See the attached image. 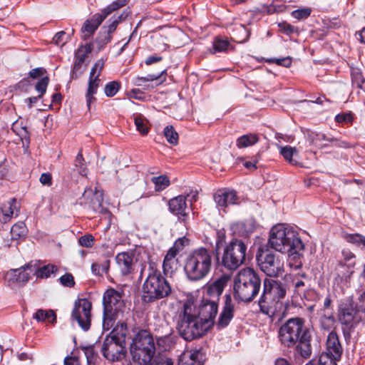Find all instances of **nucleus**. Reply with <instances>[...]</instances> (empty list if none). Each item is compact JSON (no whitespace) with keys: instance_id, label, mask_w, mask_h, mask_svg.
Returning a JSON list of instances; mask_svg holds the SVG:
<instances>
[{"instance_id":"nucleus-27","label":"nucleus","mask_w":365,"mask_h":365,"mask_svg":"<svg viewBox=\"0 0 365 365\" xmlns=\"http://www.w3.org/2000/svg\"><path fill=\"white\" fill-rule=\"evenodd\" d=\"M178 365H203L202 354L199 350L184 352L180 357Z\"/></svg>"},{"instance_id":"nucleus-30","label":"nucleus","mask_w":365,"mask_h":365,"mask_svg":"<svg viewBox=\"0 0 365 365\" xmlns=\"http://www.w3.org/2000/svg\"><path fill=\"white\" fill-rule=\"evenodd\" d=\"M83 197L88 198L91 197V203L94 210L97 207H100L102 205L103 201V193L101 190H97L95 187V190L92 188H86L83 194Z\"/></svg>"},{"instance_id":"nucleus-10","label":"nucleus","mask_w":365,"mask_h":365,"mask_svg":"<svg viewBox=\"0 0 365 365\" xmlns=\"http://www.w3.org/2000/svg\"><path fill=\"white\" fill-rule=\"evenodd\" d=\"M247 246L241 240H232L224 248L222 264L229 270H235L245 260Z\"/></svg>"},{"instance_id":"nucleus-7","label":"nucleus","mask_w":365,"mask_h":365,"mask_svg":"<svg viewBox=\"0 0 365 365\" xmlns=\"http://www.w3.org/2000/svg\"><path fill=\"white\" fill-rule=\"evenodd\" d=\"M134 363L138 365H152L155 355L154 339L148 330L140 329L135 334L130 346Z\"/></svg>"},{"instance_id":"nucleus-29","label":"nucleus","mask_w":365,"mask_h":365,"mask_svg":"<svg viewBox=\"0 0 365 365\" xmlns=\"http://www.w3.org/2000/svg\"><path fill=\"white\" fill-rule=\"evenodd\" d=\"M343 258L339 260L338 264L341 267H347V275L350 277L354 273L356 264V256L349 250H343L341 252Z\"/></svg>"},{"instance_id":"nucleus-8","label":"nucleus","mask_w":365,"mask_h":365,"mask_svg":"<svg viewBox=\"0 0 365 365\" xmlns=\"http://www.w3.org/2000/svg\"><path fill=\"white\" fill-rule=\"evenodd\" d=\"M103 327L105 330H109L113 327L117 319L125 318V304L122 299L121 293L110 288L103 294Z\"/></svg>"},{"instance_id":"nucleus-21","label":"nucleus","mask_w":365,"mask_h":365,"mask_svg":"<svg viewBox=\"0 0 365 365\" xmlns=\"http://www.w3.org/2000/svg\"><path fill=\"white\" fill-rule=\"evenodd\" d=\"M26 264L21 268L11 269L5 274V280L9 285L14 284L19 286L24 285L31 278L32 273L29 269H26Z\"/></svg>"},{"instance_id":"nucleus-41","label":"nucleus","mask_w":365,"mask_h":365,"mask_svg":"<svg viewBox=\"0 0 365 365\" xmlns=\"http://www.w3.org/2000/svg\"><path fill=\"white\" fill-rule=\"evenodd\" d=\"M344 240L348 242L355 244L356 245H363L365 247V237L359 234L344 233L343 235Z\"/></svg>"},{"instance_id":"nucleus-59","label":"nucleus","mask_w":365,"mask_h":365,"mask_svg":"<svg viewBox=\"0 0 365 365\" xmlns=\"http://www.w3.org/2000/svg\"><path fill=\"white\" fill-rule=\"evenodd\" d=\"M65 36H66V33L64 31L58 32L57 34H56V35L53 38V41L57 46H62L66 43V41L64 40Z\"/></svg>"},{"instance_id":"nucleus-48","label":"nucleus","mask_w":365,"mask_h":365,"mask_svg":"<svg viewBox=\"0 0 365 365\" xmlns=\"http://www.w3.org/2000/svg\"><path fill=\"white\" fill-rule=\"evenodd\" d=\"M312 10L309 8H302L292 12V16L297 20L307 19L311 14Z\"/></svg>"},{"instance_id":"nucleus-53","label":"nucleus","mask_w":365,"mask_h":365,"mask_svg":"<svg viewBox=\"0 0 365 365\" xmlns=\"http://www.w3.org/2000/svg\"><path fill=\"white\" fill-rule=\"evenodd\" d=\"M60 283L66 287H73L75 285L73 276L71 273H66L59 278Z\"/></svg>"},{"instance_id":"nucleus-36","label":"nucleus","mask_w":365,"mask_h":365,"mask_svg":"<svg viewBox=\"0 0 365 365\" xmlns=\"http://www.w3.org/2000/svg\"><path fill=\"white\" fill-rule=\"evenodd\" d=\"M259 138L256 134H247L240 136L237 139L236 145L239 148H247L257 143Z\"/></svg>"},{"instance_id":"nucleus-55","label":"nucleus","mask_w":365,"mask_h":365,"mask_svg":"<svg viewBox=\"0 0 365 365\" xmlns=\"http://www.w3.org/2000/svg\"><path fill=\"white\" fill-rule=\"evenodd\" d=\"M84 63V61H82L78 58H75V61L73 63V67L71 73V78L73 79H77L79 76L81 74V67L83 66V63Z\"/></svg>"},{"instance_id":"nucleus-49","label":"nucleus","mask_w":365,"mask_h":365,"mask_svg":"<svg viewBox=\"0 0 365 365\" xmlns=\"http://www.w3.org/2000/svg\"><path fill=\"white\" fill-rule=\"evenodd\" d=\"M351 76L352 83L357 87L365 79L362 75L361 70L359 68H351Z\"/></svg>"},{"instance_id":"nucleus-39","label":"nucleus","mask_w":365,"mask_h":365,"mask_svg":"<svg viewBox=\"0 0 365 365\" xmlns=\"http://www.w3.org/2000/svg\"><path fill=\"white\" fill-rule=\"evenodd\" d=\"M151 181L154 183L155 190L158 192L164 190L170 185V181L166 175L153 177Z\"/></svg>"},{"instance_id":"nucleus-4","label":"nucleus","mask_w":365,"mask_h":365,"mask_svg":"<svg viewBox=\"0 0 365 365\" xmlns=\"http://www.w3.org/2000/svg\"><path fill=\"white\" fill-rule=\"evenodd\" d=\"M214 251L200 247L189 252L184 259V271L190 281H200L206 277L212 267Z\"/></svg>"},{"instance_id":"nucleus-42","label":"nucleus","mask_w":365,"mask_h":365,"mask_svg":"<svg viewBox=\"0 0 365 365\" xmlns=\"http://www.w3.org/2000/svg\"><path fill=\"white\" fill-rule=\"evenodd\" d=\"M92 49L91 43H86L85 45L81 46L75 53L74 58H78L82 61H85L88 54L91 53Z\"/></svg>"},{"instance_id":"nucleus-31","label":"nucleus","mask_w":365,"mask_h":365,"mask_svg":"<svg viewBox=\"0 0 365 365\" xmlns=\"http://www.w3.org/2000/svg\"><path fill=\"white\" fill-rule=\"evenodd\" d=\"M128 333V328L126 322L119 321L114 327L111 334L108 337H114L115 340L122 341L125 344V338Z\"/></svg>"},{"instance_id":"nucleus-28","label":"nucleus","mask_w":365,"mask_h":365,"mask_svg":"<svg viewBox=\"0 0 365 365\" xmlns=\"http://www.w3.org/2000/svg\"><path fill=\"white\" fill-rule=\"evenodd\" d=\"M165 73V71H163L161 73L158 74H148L146 76H137L134 78V84L137 86H145L147 88L151 87L154 88L155 86L160 84L162 81L158 82V81L160 78L163 73Z\"/></svg>"},{"instance_id":"nucleus-25","label":"nucleus","mask_w":365,"mask_h":365,"mask_svg":"<svg viewBox=\"0 0 365 365\" xmlns=\"http://www.w3.org/2000/svg\"><path fill=\"white\" fill-rule=\"evenodd\" d=\"M214 199L217 206L221 207L237 204L238 200L236 192L234 190H219L215 193Z\"/></svg>"},{"instance_id":"nucleus-56","label":"nucleus","mask_w":365,"mask_h":365,"mask_svg":"<svg viewBox=\"0 0 365 365\" xmlns=\"http://www.w3.org/2000/svg\"><path fill=\"white\" fill-rule=\"evenodd\" d=\"M268 63H274L278 66H282L288 68L292 65V58L290 57L280 58H269L267 60Z\"/></svg>"},{"instance_id":"nucleus-1","label":"nucleus","mask_w":365,"mask_h":365,"mask_svg":"<svg viewBox=\"0 0 365 365\" xmlns=\"http://www.w3.org/2000/svg\"><path fill=\"white\" fill-rule=\"evenodd\" d=\"M278 339L281 345L294 349V355L309 359L312 352L311 341L312 333L301 317H292L283 323L278 330Z\"/></svg>"},{"instance_id":"nucleus-60","label":"nucleus","mask_w":365,"mask_h":365,"mask_svg":"<svg viewBox=\"0 0 365 365\" xmlns=\"http://www.w3.org/2000/svg\"><path fill=\"white\" fill-rule=\"evenodd\" d=\"M45 73H46V69L42 67H39L31 70L29 73V77L35 79L42 76Z\"/></svg>"},{"instance_id":"nucleus-43","label":"nucleus","mask_w":365,"mask_h":365,"mask_svg":"<svg viewBox=\"0 0 365 365\" xmlns=\"http://www.w3.org/2000/svg\"><path fill=\"white\" fill-rule=\"evenodd\" d=\"M120 88V84L119 82L113 81L108 83L104 88V93L108 97L114 96Z\"/></svg>"},{"instance_id":"nucleus-54","label":"nucleus","mask_w":365,"mask_h":365,"mask_svg":"<svg viewBox=\"0 0 365 365\" xmlns=\"http://www.w3.org/2000/svg\"><path fill=\"white\" fill-rule=\"evenodd\" d=\"M229 43L226 40L216 38L213 42L215 52H222L227 50Z\"/></svg>"},{"instance_id":"nucleus-33","label":"nucleus","mask_w":365,"mask_h":365,"mask_svg":"<svg viewBox=\"0 0 365 365\" xmlns=\"http://www.w3.org/2000/svg\"><path fill=\"white\" fill-rule=\"evenodd\" d=\"M27 227L22 221L14 224L11 228V236L12 240L24 239L27 235Z\"/></svg>"},{"instance_id":"nucleus-20","label":"nucleus","mask_w":365,"mask_h":365,"mask_svg":"<svg viewBox=\"0 0 365 365\" xmlns=\"http://www.w3.org/2000/svg\"><path fill=\"white\" fill-rule=\"evenodd\" d=\"M168 208L171 213L178 216L179 220L186 223L188 209L185 195H180L171 198L168 201Z\"/></svg>"},{"instance_id":"nucleus-14","label":"nucleus","mask_w":365,"mask_h":365,"mask_svg":"<svg viewBox=\"0 0 365 365\" xmlns=\"http://www.w3.org/2000/svg\"><path fill=\"white\" fill-rule=\"evenodd\" d=\"M338 319L342 325L349 330L363 321L359 309H356L350 300L341 302L338 308Z\"/></svg>"},{"instance_id":"nucleus-47","label":"nucleus","mask_w":365,"mask_h":365,"mask_svg":"<svg viewBox=\"0 0 365 365\" xmlns=\"http://www.w3.org/2000/svg\"><path fill=\"white\" fill-rule=\"evenodd\" d=\"M123 14L118 16H113L109 21L110 22L107 27V33H109L110 35L115 31L118 25L123 21Z\"/></svg>"},{"instance_id":"nucleus-16","label":"nucleus","mask_w":365,"mask_h":365,"mask_svg":"<svg viewBox=\"0 0 365 365\" xmlns=\"http://www.w3.org/2000/svg\"><path fill=\"white\" fill-rule=\"evenodd\" d=\"M103 356L109 361H121L125 357V344L123 340L118 341L114 337H106L104 339L102 349Z\"/></svg>"},{"instance_id":"nucleus-12","label":"nucleus","mask_w":365,"mask_h":365,"mask_svg":"<svg viewBox=\"0 0 365 365\" xmlns=\"http://www.w3.org/2000/svg\"><path fill=\"white\" fill-rule=\"evenodd\" d=\"M128 1L116 0L103 9L101 13L95 14L91 19L86 20L81 28L82 38L86 41L92 36L108 16L124 6Z\"/></svg>"},{"instance_id":"nucleus-64","label":"nucleus","mask_w":365,"mask_h":365,"mask_svg":"<svg viewBox=\"0 0 365 365\" xmlns=\"http://www.w3.org/2000/svg\"><path fill=\"white\" fill-rule=\"evenodd\" d=\"M64 365H81V364L78 358L67 356L64 359Z\"/></svg>"},{"instance_id":"nucleus-32","label":"nucleus","mask_w":365,"mask_h":365,"mask_svg":"<svg viewBox=\"0 0 365 365\" xmlns=\"http://www.w3.org/2000/svg\"><path fill=\"white\" fill-rule=\"evenodd\" d=\"M174 251H169L167 252L163 263V269L165 274L173 273L175 266L177 265V259Z\"/></svg>"},{"instance_id":"nucleus-2","label":"nucleus","mask_w":365,"mask_h":365,"mask_svg":"<svg viewBox=\"0 0 365 365\" xmlns=\"http://www.w3.org/2000/svg\"><path fill=\"white\" fill-rule=\"evenodd\" d=\"M268 243L276 251L288 255V264L291 268L297 269L302 267L304 245L292 228L286 227L284 225L274 226L270 231Z\"/></svg>"},{"instance_id":"nucleus-62","label":"nucleus","mask_w":365,"mask_h":365,"mask_svg":"<svg viewBox=\"0 0 365 365\" xmlns=\"http://www.w3.org/2000/svg\"><path fill=\"white\" fill-rule=\"evenodd\" d=\"M40 182L43 185L50 186L52 184V177L48 173L41 174L40 177Z\"/></svg>"},{"instance_id":"nucleus-19","label":"nucleus","mask_w":365,"mask_h":365,"mask_svg":"<svg viewBox=\"0 0 365 365\" xmlns=\"http://www.w3.org/2000/svg\"><path fill=\"white\" fill-rule=\"evenodd\" d=\"M224 299V304L222 308V311L220 313L218 320L215 324L216 327L219 329L227 327L231 322L235 314V304L231 295L225 294Z\"/></svg>"},{"instance_id":"nucleus-61","label":"nucleus","mask_w":365,"mask_h":365,"mask_svg":"<svg viewBox=\"0 0 365 365\" xmlns=\"http://www.w3.org/2000/svg\"><path fill=\"white\" fill-rule=\"evenodd\" d=\"M335 120L338 123H350L352 121V116L350 113H341L336 115Z\"/></svg>"},{"instance_id":"nucleus-6","label":"nucleus","mask_w":365,"mask_h":365,"mask_svg":"<svg viewBox=\"0 0 365 365\" xmlns=\"http://www.w3.org/2000/svg\"><path fill=\"white\" fill-rule=\"evenodd\" d=\"M261 280L255 271L250 267L241 269L234 280V295L239 302H251L258 294Z\"/></svg>"},{"instance_id":"nucleus-34","label":"nucleus","mask_w":365,"mask_h":365,"mask_svg":"<svg viewBox=\"0 0 365 365\" xmlns=\"http://www.w3.org/2000/svg\"><path fill=\"white\" fill-rule=\"evenodd\" d=\"M33 318L38 322H43L47 320L50 323H53L56 322V316L51 309L44 310L39 309L34 313Z\"/></svg>"},{"instance_id":"nucleus-63","label":"nucleus","mask_w":365,"mask_h":365,"mask_svg":"<svg viewBox=\"0 0 365 365\" xmlns=\"http://www.w3.org/2000/svg\"><path fill=\"white\" fill-rule=\"evenodd\" d=\"M185 195L186 196V201L187 200L192 205L193 202L197 201L198 192L197 190H190V192Z\"/></svg>"},{"instance_id":"nucleus-13","label":"nucleus","mask_w":365,"mask_h":365,"mask_svg":"<svg viewBox=\"0 0 365 365\" xmlns=\"http://www.w3.org/2000/svg\"><path fill=\"white\" fill-rule=\"evenodd\" d=\"M92 303L86 298H80L75 301L71 312V319L76 321L83 330L88 331L91 323Z\"/></svg>"},{"instance_id":"nucleus-24","label":"nucleus","mask_w":365,"mask_h":365,"mask_svg":"<svg viewBox=\"0 0 365 365\" xmlns=\"http://www.w3.org/2000/svg\"><path fill=\"white\" fill-rule=\"evenodd\" d=\"M26 269H29L33 275H36L38 278H48L51 274L58 271V267L53 264H47L39 267L37 262H30L26 264Z\"/></svg>"},{"instance_id":"nucleus-22","label":"nucleus","mask_w":365,"mask_h":365,"mask_svg":"<svg viewBox=\"0 0 365 365\" xmlns=\"http://www.w3.org/2000/svg\"><path fill=\"white\" fill-rule=\"evenodd\" d=\"M226 284V280L224 278H219L212 283L207 284L205 292L202 299H210L218 303L220 297L222 294Z\"/></svg>"},{"instance_id":"nucleus-44","label":"nucleus","mask_w":365,"mask_h":365,"mask_svg":"<svg viewBox=\"0 0 365 365\" xmlns=\"http://www.w3.org/2000/svg\"><path fill=\"white\" fill-rule=\"evenodd\" d=\"M190 240L186 237H182L178 238L174 243L173 246L169 250V251H174V253L177 255L179 252L182 251L185 247L188 246Z\"/></svg>"},{"instance_id":"nucleus-26","label":"nucleus","mask_w":365,"mask_h":365,"mask_svg":"<svg viewBox=\"0 0 365 365\" xmlns=\"http://www.w3.org/2000/svg\"><path fill=\"white\" fill-rule=\"evenodd\" d=\"M115 259L122 274L127 275L133 271L134 262L133 254L121 252L117 255Z\"/></svg>"},{"instance_id":"nucleus-15","label":"nucleus","mask_w":365,"mask_h":365,"mask_svg":"<svg viewBox=\"0 0 365 365\" xmlns=\"http://www.w3.org/2000/svg\"><path fill=\"white\" fill-rule=\"evenodd\" d=\"M105 61L103 59L98 60L92 67L88 83V88L86 92V101L88 109H91V105L96 101L95 95L97 93L98 88L100 86L101 79L99 76L104 67Z\"/></svg>"},{"instance_id":"nucleus-40","label":"nucleus","mask_w":365,"mask_h":365,"mask_svg":"<svg viewBox=\"0 0 365 365\" xmlns=\"http://www.w3.org/2000/svg\"><path fill=\"white\" fill-rule=\"evenodd\" d=\"M164 136L165 137L167 141L175 145L178 143V133L175 131L173 126L167 125L163 130Z\"/></svg>"},{"instance_id":"nucleus-58","label":"nucleus","mask_w":365,"mask_h":365,"mask_svg":"<svg viewBox=\"0 0 365 365\" xmlns=\"http://www.w3.org/2000/svg\"><path fill=\"white\" fill-rule=\"evenodd\" d=\"M84 353L87 359L88 364H91L92 363H94L96 358V354L95 353L94 348L93 346L86 347L84 349Z\"/></svg>"},{"instance_id":"nucleus-3","label":"nucleus","mask_w":365,"mask_h":365,"mask_svg":"<svg viewBox=\"0 0 365 365\" xmlns=\"http://www.w3.org/2000/svg\"><path fill=\"white\" fill-rule=\"evenodd\" d=\"M177 329L186 341L200 338L210 329L208 325L199 318L196 306L190 301H187L178 312Z\"/></svg>"},{"instance_id":"nucleus-52","label":"nucleus","mask_w":365,"mask_h":365,"mask_svg":"<svg viewBox=\"0 0 365 365\" xmlns=\"http://www.w3.org/2000/svg\"><path fill=\"white\" fill-rule=\"evenodd\" d=\"M278 27L279 28L280 31L287 34L291 35L294 33H298V29L293 26L292 25L283 21L278 24Z\"/></svg>"},{"instance_id":"nucleus-37","label":"nucleus","mask_w":365,"mask_h":365,"mask_svg":"<svg viewBox=\"0 0 365 365\" xmlns=\"http://www.w3.org/2000/svg\"><path fill=\"white\" fill-rule=\"evenodd\" d=\"M133 120L137 130L143 135H147L149 132L147 119L143 115L137 114L134 115Z\"/></svg>"},{"instance_id":"nucleus-57","label":"nucleus","mask_w":365,"mask_h":365,"mask_svg":"<svg viewBox=\"0 0 365 365\" xmlns=\"http://www.w3.org/2000/svg\"><path fill=\"white\" fill-rule=\"evenodd\" d=\"M92 272L96 275H101L103 272H107L108 270V265L101 264L97 262L93 263L91 265Z\"/></svg>"},{"instance_id":"nucleus-38","label":"nucleus","mask_w":365,"mask_h":365,"mask_svg":"<svg viewBox=\"0 0 365 365\" xmlns=\"http://www.w3.org/2000/svg\"><path fill=\"white\" fill-rule=\"evenodd\" d=\"M112 35L107 31H101L94 41L97 46V51H101L111 41Z\"/></svg>"},{"instance_id":"nucleus-50","label":"nucleus","mask_w":365,"mask_h":365,"mask_svg":"<svg viewBox=\"0 0 365 365\" xmlns=\"http://www.w3.org/2000/svg\"><path fill=\"white\" fill-rule=\"evenodd\" d=\"M49 83V78L48 76L41 78L35 86V89L39 93L40 96H43L46 93L47 86Z\"/></svg>"},{"instance_id":"nucleus-9","label":"nucleus","mask_w":365,"mask_h":365,"mask_svg":"<svg viewBox=\"0 0 365 365\" xmlns=\"http://www.w3.org/2000/svg\"><path fill=\"white\" fill-rule=\"evenodd\" d=\"M287 293L285 285L279 281L265 279L263 283V292L259 299V306L262 313L274 314L279 302L284 298Z\"/></svg>"},{"instance_id":"nucleus-23","label":"nucleus","mask_w":365,"mask_h":365,"mask_svg":"<svg viewBox=\"0 0 365 365\" xmlns=\"http://www.w3.org/2000/svg\"><path fill=\"white\" fill-rule=\"evenodd\" d=\"M19 213V207L17 200L16 198H11L4 202L0 207V222L7 223L11 220L14 214L18 216Z\"/></svg>"},{"instance_id":"nucleus-51","label":"nucleus","mask_w":365,"mask_h":365,"mask_svg":"<svg viewBox=\"0 0 365 365\" xmlns=\"http://www.w3.org/2000/svg\"><path fill=\"white\" fill-rule=\"evenodd\" d=\"M95 238L92 235L87 234L81 236L79 240V244L84 247L91 248L93 246Z\"/></svg>"},{"instance_id":"nucleus-18","label":"nucleus","mask_w":365,"mask_h":365,"mask_svg":"<svg viewBox=\"0 0 365 365\" xmlns=\"http://www.w3.org/2000/svg\"><path fill=\"white\" fill-rule=\"evenodd\" d=\"M197 309V316L210 329L215 324L218 311V303L210 299H202Z\"/></svg>"},{"instance_id":"nucleus-46","label":"nucleus","mask_w":365,"mask_h":365,"mask_svg":"<svg viewBox=\"0 0 365 365\" xmlns=\"http://www.w3.org/2000/svg\"><path fill=\"white\" fill-rule=\"evenodd\" d=\"M335 322V318L333 315L327 316L324 314L320 320L321 327L324 330L329 331L334 327Z\"/></svg>"},{"instance_id":"nucleus-35","label":"nucleus","mask_w":365,"mask_h":365,"mask_svg":"<svg viewBox=\"0 0 365 365\" xmlns=\"http://www.w3.org/2000/svg\"><path fill=\"white\" fill-rule=\"evenodd\" d=\"M279 153L283 156L285 160L289 163L296 165L297 160L293 157L297 155V150L289 145L279 147Z\"/></svg>"},{"instance_id":"nucleus-11","label":"nucleus","mask_w":365,"mask_h":365,"mask_svg":"<svg viewBox=\"0 0 365 365\" xmlns=\"http://www.w3.org/2000/svg\"><path fill=\"white\" fill-rule=\"evenodd\" d=\"M257 261L260 269L269 277H276L284 272L282 257L268 250H260Z\"/></svg>"},{"instance_id":"nucleus-45","label":"nucleus","mask_w":365,"mask_h":365,"mask_svg":"<svg viewBox=\"0 0 365 365\" xmlns=\"http://www.w3.org/2000/svg\"><path fill=\"white\" fill-rule=\"evenodd\" d=\"M84 158L83 157L81 151H80L75 160V166L78 168V173L82 176H86L88 174V170L84 164Z\"/></svg>"},{"instance_id":"nucleus-5","label":"nucleus","mask_w":365,"mask_h":365,"mask_svg":"<svg viewBox=\"0 0 365 365\" xmlns=\"http://www.w3.org/2000/svg\"><path fill=\"white\" fill-rule=\"evenodd\" d=\"M143 299L150 303L168 297L172 292L168 281L153 262L149 263L148 276L143 284Z\"/></svg>"},{"instance_id":"nucleus-17","label":"nucleus","mask_w":365,"mask_h":365,"mask_svg":"<svg viewBox=\"0 0 365 365\" xmlns=\"http://www.w3.org/2000/svg\"><path fill=\"white\" fill-rule=\"evenodd\" d=\"M342 347L339 340V336L334 331H331L327 339L326 351L319 357L325 356L327 361L331 362L332 365H336L342 354Z\"/></svg>"}]
</instances>
